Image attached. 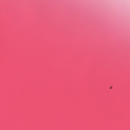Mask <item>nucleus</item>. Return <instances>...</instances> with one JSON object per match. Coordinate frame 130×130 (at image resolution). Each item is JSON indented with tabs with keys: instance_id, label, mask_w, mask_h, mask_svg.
<instances>
[{
	"instance_id": "nucleus-1",
	"label": "nucleus",
	"mask_w": 130,
	"mask_h": 130,
	"mask_svg": "<svg viewBox=\"0 0 130 130\" xmlns=\"http://www.w3.org/2000/svg\"><path fill=\"white\" fill-rule=\"evenodd\" d=\"M110 89H111V87H110Z\"/></svg>"
}]
</instances>
